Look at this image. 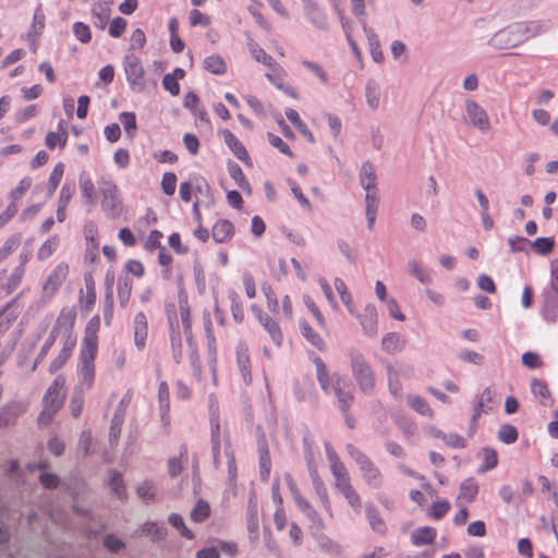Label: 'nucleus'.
<instances>
[{
  "instance_id": "a19ab883",
  "label": "nucleus",
  "mask_w": 558,
  "mask_h": 558,
  "mask_svg": "<svg viewBox=\"0 0 558 558\" xmlns=\"http://www.w3.org/2000/svg\"><path fill=\"white\" fill-rule=\"evenodd\" d=\"M80 189H81V196L84 199L85 204H89L90 206H94L96 203L95 197V186L92 180L87 177H81L80 178Z\"/></svg>"
},
{
  "instance_id": "c03bdc74",
  "label": "nucleus",
  "mask_w": 558,
  "mask_h": 558,
  "mask_svg": "<svg viewBox=\"0 0 558 558\" xmlns=\"http://www.w3.org/2000/svg\"><path fill=\"white\" fill-rule=\"evenodd\" d=\"M225 454L227 457L228 464V482L230 486H235L236 484V462L233 450L229 442L225 446Z\"/></svg>"
},
{
  "instance_id": "338daca9",
  "label": "nucleus",
  "mask_w": 558,
  "mask_h": 558,
  "mask_svg": "<svg viewBox=\"0 0 558 558\" xmlns=\"http://www.w3.org/2000/svg\"><path fill=\"white\" fill-rule=\"evenodd\" d=\"M32 179L28 178V177H25L23 178L19 185L13 189L11 192H10V199H11V203H14L19 199H21L23 197V195L26 193V191L29 190V187L32 186Z\"/></svg>"
},
{
  "instance_id": "49530a36",
  "label": "nucleus",
  "mask_w": 558,
  "mask_h": 558,
  "mask_svg": "<svg viewBox=\"0 0 558 558\" xmlns=\"http://www.w3.org/2000/svg\"><path fill=\"white\" fill-rule=\"evenodd\" d=\"M119 120L122 123L126 135L130 138H133L136 134L137 124H136V116L134 112H121L119 114Z\"/></svg>"
},
{
  "instance_id": "c9c22d12",
  "label": "nucleus",
  "mask_w": 558,
  "mask_h": 558,
  "mask_svg": "<svg viewBox=\"0 0 558 558\" xmlns=\"http://www.w3.org/2000/svg\"><path fill=\"white\" fill-rule=\"evenodd\" d=\"M228 171H229L230 177L238 184V186L242 191L251 194V192H252L251 184H250L248 180L246 179L245 174L243 173L241 167L235 162H231L228 166Z\"/></svg>"
},
{
  "instance_id": "a211bd4d",
  "label": "nucleus",
  "mask_w": 558,
  "mask_h": 558,
  "mask_svg": "<svg viewBox=\"0 0 558 558\" xmlns=\"http://www.w3.org/2000/svg\"><path fill=\"white\" fill-rule=\"evenodd\" d=\"M45 26L46 15L43 11V5L38 4L34 11L33 21L27 32V40L35 44V40H38L43 35Z\"/></svg>"
},
{
  "instance_id": "8fccbe9b",
  "label": "nucleus",
  "mask_w": 558,
  "mask_h": 558,
  "mask_svg": "<svg viewBox=\"0 0 558 558\" xmlns=\"http://www.w3.org/2000/svg\"><path fill=\"white\" fill-rule=\"evenodd\" d=\"M109 486L112 492L118 496L119 499H124L126 497V490L123 483V478L121 473L118 471L110 472Z\"/></svg>"
},
{
  "instance_id": "c85d7f7f",
  "label": "nucleus",
  "mask_w": 558,
  "mask_h": 558,
  "mask_svg": "<svg viewBox=\"0 0 558 558\" xmlns=\"http://www.w3.org/2000/svg\"><path fill=\"white\" fill-rule=\"evenodd\" d=\"M247 48L252 57L257 62H260L270 69H275L278 65L277 62L272 59V57L269 56L263 48H260L259 45L256 44L253 39L248 40Z\"/></svg>"
},
{
  "instance_id": "ddd939ff",
  "label": "nucleus",
  "mask_w": 558,
  "mask_h": 558,
  "mask_svg": "<svg viewBox=\"0 0 558 558\" xmlns=\"http://www.w3.org/2000/svg\"><path fill=\"white\" fill-rule=\"evenodd\" d=\"M364 333L373 338L377 335V310L375 305L367 304L361 315H357Z\"/></svg>"
},
{
  "instance_id": "dca6fc26",
  "label": "nucleus",
  "mask_w": 558,
  "mask_h": 558,
  "mask_svg": "<svg viewBox=\"0 0 558 558\" xmlns=\"http://www.w3.org/2000/svg\"><path fill=\"white\" fill-rule=\"evenodd\" d=\"M26 410L25 404L13 402L2 408L0 411V428L14 425L17 417Z\"/></svg>"
},
{
  "instance_id": "37998d69",
  "label": "nucleus",
  "mask_w": 558,
  "mask_h": 558,
  "mask_svg": "<svg viewBox=\"0 0 558 558\" xmlns=\"http://www.w3.org/2000/svg\"><path fill=\"white\" fill-rule=\"evenodd\" d=\"M210 514V506L204 499H198L195 507L190 513V518L192 521L196 523L204 522Z\"/></svg>"
},
{
  "instance_id": "09e8293b",
  "label": "nucleus",
  "mask_w": 558,
  "mask_h": 558,
  "mask_svg": "<svg viewBox=\"0 0 558 558\" xmlns=\"http://www.w3.org/2000/svg\"><path fill=\"white\" fill-rule=\"evenodd\" d=\"M112 283H113V277L111 278L110 282L107 280V291H106L105 308H104V320H105L106 325H110L112 317H113Z\"/></svg>"
},
{
  "instance_id": "bb28decb",
  "label": "nucleus",
  "mask_w": 558,
  "mask_h": 558,
  "mask_svg": "<svg viewBox=\"0 0 558 558\" xmlns=\"http://www.w3.org/2000/svg\"><path fill=\"white\" fill-rule=\"evenodd\" d=\"M436 535L437 532L434 527L423 526L412 532L411 541L415 546L428 545L435 541Z\"/></svg>"
},
{
  "instance_id": "58836bf2",
  "label": "nucleus",
  "mask_w": 558,
  "mask_h": 558,
  "mask_svg": "<svg viewBox=\"0 0 558 558\" xmlns=\"http://www.w3.org/2000/svg\"><path fill=\"white\" fill-rule=\"evenodd\" d=\"M380 87L374 80H369L365 86V98L368 107L376 110L379 107Z\"/></svg>"
},
{
  "instance_id": "6e6d98bb",
  "label": "nucleus",
  "mask_w": 558,
  "mask_h": 558,
  "mask_svg": "<svg viewBox=\"0 0 558 558\" xmlns=\"http://www.w3.org/2000/svg\"><path fill=\"white\" fill-rule=\"evenodd\" d=\"M10 307L11 303H8L0 308V335L5 332L17 317V313L10 311Z\"/></svg>"
},
{
  "instance_id": "1a4fd4ad",
  "label": "nucleus",
  "mask_w": 558,
  "mask_h": 558,
  "mask_svg": "<svg viewBox=\"0 0 558 558\" xmlns=\"http://www.w3.org/2000/svg\"><path fill=\"white\" fill-rule=\"evenodd\" d=\"M465 112L469 123L482 132L490 129L489 117L485 109L472 99L465 100Z\"/></svg>"
},
{
  "instance_id": "e433bc0d",
  "label": "nucleus",
  "mask_w": 558,
  "mask_h": 558,
  "mask_svg": "<svg viewBox=\"0 0 558 558\" xmlns=\"http://www.w3.org/2000/svg\"><path fill=\"white\" fill-rule=\"evenodd\" d=\"M133 281L129 277H120L118 280V299L121 307H126L131 298Z\"/></svg>"
},
{
  "instance_id": "cd10ccee",
  "label": "nucleus",
  "mask_w": 558,
  "mask_h": 558,
  "mask_svg": "<svg viewBox=\"0 0 558 558\" xmlns=\"http://www.w3.org/2000/svg\"><path fill=\"white\" fill-rule=\"evenodd\" d=\"M75 319L76 311L72 307H64L60 311L56 324L58 328L63 329V333H73Z\"/></svg>"
},
{
  "instance_id": "680f3d73",
  "label": "nucleus",
  "mask_w": 558,
  "mask_h": 558,
  "mask_svg": "<svg viewBox=\"0 0 558 558\" xmlns=\"http://www.w3.org/2000/svg\"><path fill=\"white\" fill-rule=\"evenodd\" d=\"M20 245V236L11 235L7 239L2 247H0V263L5 260Z\"/></svg>"
},
{
  "instance_id": "393cba45",
  "label": "nucleus",
  "mask_w": 558,
  "mask_h": 558,
  "mask_svg": "<svg viewBox=\"0 0 558 558\" xmlns=\"http://www.w3.org/2000/svg\"><path fill=\"white\" fill-rule=\"evenodd\" d=\"M360 182L364 190H376L377 175L371 161H365L362 163L360 170Z\"/></svg>"
},
{
  "instance_id": "2f4dec72",
  "label": "nucleus",
  "mask_w": 558,
  "mask_h": 558,
  "mask_svg": "<svg viewBox=\"0 0 558 558\" xmlns=\"http://www.w3.org/2000/svg\"><path fill=\"white\" fill-rule=\"evenodd\" d=\"M298 508L304 513V515L311 521L312 527L317 531H323L325 529L324 521L317 513V511L312 507V505L305 499L301 500Z\"/></svg>"
},
{
  "instance_id": "f03ea898",
  "label": "nucleus",
  "mask_w": 558,
  "mask_h": 558,
  "mask_svg": "<svg viewBox=\"0 0 558 558\" xmlns=\"http://www.w3.org/2000/svg\"><path fill=\"white\" fill-rule=\"evenodd\" d=\"M538 25L534 22L515 23L498 31L488 45L496 49L514 48L538 34Z\"/></svg>"
},
{
  "instance_id": "13d9d810",
  "label": "nucleus",
  "mask_w": 558,
  "mask_h": 558,
  "mask_svg": "<svg viewBox=\"0 0 558 558\" xmlns=\"http://www.w3.org/2000/svg\"><path fill=\"white\" fill-rule=\"evenodd\" d=\"M75 38L82 44H88L92 40V32L87 24L75 22L72 26Z\"/></svg>"
},
{
  "instance_id": "052dcab7",
  "label": "nucleus",
  "mask_w": 558,
  "mask_h": 558,
  "mask_svg": "<svg viewBox=\"0 0 558 558\" xmlns=\"http://www.w3.org/2000/svg\"><path fill=\"white\" fill-rule=\"evenodd\" d=\"M482 453H483L484 461L478 471L487 472L489 470L495 469L498 463L496 451L492 448H484L482 450Z\"/></svg>"
},
{
  "instance_id": "f3484780",
  "label": "nucleus",
  "mask_w": 558,
  "mask_h": 558,
  "mask_svg": "<svg viewBox=\"0 0 558 558\" xmlns=\"http://www.w3.org/2000/svg\"><path fill=\"white\" fill-rule=\"evenodd\" d=\"M225 144L229 147V149L234 154V156L243 161L247 162L250 160L248 153L244 145L238 140V137L230 130L221 131Z\"/></svg>"
},
{
  "instance_id": "9b49d317",
  "label": "nucleus",
  "mask_w": 558,
  "mask_h": 558,
  "mask_svg": "<svg viewBox=\"0 0 558 558\" xmlns=\"http://www.w3.org/2000/svg\"><path fill=\"white\" fill-rule=\"evenodd\" d=\"M412 374V368L409 366H400L396 367L391 364L387 365V377H388V388L389 392L395 397H401L402 385L399 380L401 375L410 376Z\"/></svg>"
},
{
  "instance_id": "4be33fe9",
  "label": "nucleus",
  "mask_w": 558,
  "mask_h": 558,
  "mask_svg": "<svg viewBox=\"0 0 558 558\" xmlns=\"http://www.w3.org/2000/svg\"><path fill=\"white\" fill-rule=\"evenodd\" d=\"M531 391L535 398L538 399L539 403L544 407H553L554 399L548 385L545 380L534 378L531 381Z\"/></svg>"
},
{
  "instance_id": "c756f323",
  "label": "nucleus",
  "mask_w": 558,
  "mask_h": 558,
  "mask_svg": "<svg viewBox=\"0 0 558 558\" xmlns=\"http://www.w3.org/2000/svg\"><path fill=\"white\" fill-rule=\"evenodd\" d=\"M233 234V226L229 220H218L213 227V239L217 243L228 241Z\"/></svg>"
},
{
  "instance_id": "20e7f679",
  "label": "nucleus",
  "mask_w": 558,
  "mask_h": 558,
  "mask_svg": "<svg viewBox=\"0 0 558 558\" xmlns=\"http://www.w3.org/2000/svg\"><path fill=\"white\" fill-rule=\"evenodd\" d=\"M345 449L357 464L365 484L372 488H379L383 485V475L379 468L354 445L348 444Z\"/></svg>"
},
{
  "instance_id": "0e129e2a",
  "label": "nucleus",
  "mask_w": 558,
  "mask_h": 558,
  "mask_svg": "<svg viewBox=\"0 0 558 558\" xmlns=\"http://www.w3.org/2000/svg\"><path fill=\"white\" fill-rule=\"evenodd\" d=\"M59 244V240L57 236H51L46 240L37 252V256L39 259H46L52 255V253L57 250Z\"/></svg>"
},
{
  "instance_id": "864d4df0",
  "label": "nucleus",
  "mask_w": 558,
  "mask_h": 558,
  "mask_svg": "<svg viewBox=\"0 0 558 558\" xmlns=\"http://www.w3.org/2000/svg\"><path fill=\"white\" fill-rule=\"evenodd\" d=\"M519 433L515 426L504 424L498 430V439L504 444L510 445L518 440Z\"/></svg>"
},
{
  "instance_id": "a878e982",
  "label": "nucleus",
  "mask_w": 558,
  "mask_h": 558,
  "mask_svg": "<svg viewBox=\"0 0 558 558\" xmlns=\"http://www.w3.org/2000/svg\"><path fill=\"white\" fill-rule=\"evenodd\" d=\"M258 454L260 480L267 482L271 470V459L269 454L268 445L265 441L258 442Z\"/></svg>"
},
{
  "instance_id": "5fc2aeb1",
  "label": "nucleus",
  "mask_w": 558,
  "mask_h": 558,
  "mask_svg": "<svg viewBox=\"0 0 558 558\" xmlns=\"http://www.w3.org/2000/svg\"><path fill=\"white\" fill-rule=\"evenodd\" d=\"M68 141V132H48L45 138L46 146L49 149L56 148L57 145H59L61 148H63Z\"/></svg>"
},
{
  "instance_id": "9d476101",
  "label": "nucleus",
  "mask_w": 558,
  "mask_h": 558,
  "mask_svg": "<svg viewBox=\"0 0 558 558\" xmlns=\"http://www.w3.org/2000/svg\"><path fill=\"white\" fill-rule=\"evenodd\" d=\"M64 380L61 377H57L53 383L47 389L43 402L44 405L52 408L57 411L62 407L64 400Z\"/></svg>"
},
{
  "instance_id": "7c9ffc66",
  "label": "nucleus",
  "mask_w": 558,
  "mask_h": 558,
  "mask_svg": "<svg viewBox=\"0 0 558 558\" xmlns=\"http://www.w3.org/2000/svg\"><path fill=\"white\" fill-rule=\"evenodd\" d=\"M365 513L371 529L376 533L385 534L387 530L386 524L378 510L372 504L366 505Z\"/></svg>"
},
{
  "instance_id": "4c0bfd02",
  "label": "nucleus",
  "mask_w": 558,
  "mask_h": 558,
  "mask_svg": "<svg viewBox=\"0 0 558 558\" xmlns=\"http://www.w3.org/2000/svg\"><path fill=\"white\" fill-rule=\"evenodd\" d=\"M313 488L320 500L325 511L332 517V508L328 497L327 488L320 477L312 480Z\"/></svg>"
},
{
  "instance_id": "f704fd0d",
  "label": "nucleus",
  "mask_w": 558,
  "mask_h": 558,
  "mask_svg": "<svg viewBox=\"0 0 558 558\" xmlns=\"http://www.w3.org/2000/svg\"><path fill=\"white\" fill-rule=\"evenodd\" d=\"M302 336L316 349L323 351L325 349L324 339L310 326L306 322L300 323Z\"/></svg>"
},
{
  "instance_id": "6e6552de",
  "label": "nucleus",
  "mask_w": 558,
  "mask_h": 558,
  "mask_svg": "<svg viewBox=\"0 0 558 558\" xmlns=\"http://www.w3.org/2000/svg\"><path fill=\"white\" fill-rule=\"evenodd\" d=\"M123 66L130 86L134 90L142 92L145 88V82L144 68L140 58L133 53L126 54L123 60Z\"/></svg>"
},
{
  "instance_id": "aec40b11",
  "label": "nucleus",
  "mask_w": 558,
  "mask_h": 558,
  "mask_svg": "<svg viewBox=\"0 0 558 558\" xmlns=\"http://www.w3.org/2000/svg\"><path fill=\"white\" fill-rule=\"evenodd\" d=\"M542 317L547 323H555L558 319V296L554 292L544 294V302L541 310Z\"/></svg>"
},
{
  "instance_id": "f257e3e1",
  "label": "nucleus",
  "mask_w": 558,
  "mask_h": 558,
  "mask_svg": "<svg viewBox=\"0 0 558 558\" xmlns=\"http://www.w3.org/2000/svg\"><path fill=\"white\" fill-rule=\"evenodd\" d=\"M316 366V377L322 390L327 393H333L337 398L340 412H345L354 402V393L350 385L339 373L329 374L326 364L322 357L314 359Z\"/></svg>"
},
{
  "instance_id": "7ed1b4c3",
  "label": "nucleus",
  "mask_w": 558,
  "mask_h": 558,
  "mask_svg": "<svg viewBox=\"0 0 558 558\" xmlns=\"http://www.w3.org/2000/svg\"><path fill=\"white\" fill-rule=\"evenodd\" d=\"M347 353L352 377L360 391L365 396H372L376 388V376L372 365L365 355L354 347L348 348Z\"/></svg>"
},
{
  "instance_id": "bf43d9fd",
  "label": "nucleus",
  "mask_w": 558,
  "mask_h": 558,
  "mask_svg": "<svg viewBox=\"0 0 558 558\" xmlns=\"http://www.w3.org/2000/svg\"><path fill=\"white\" fill-rule=\"evenodd\" d=\"M156 494V486L150 481L141 483L137 487L138 497L146 504L154 501Z\"/></svg>"
},
{
  "instance_id": "423d86ee",
  "label": "nucleus",
  "mask_w": 558,
  "mask_h": 558,
  "mask_svg": "<svg viewBox=\"0 0 558 558\" xmlns=\"http://www.w3.org/2000/svg\"><path fill=\"white\" fill-rule=\"evenodd\" d=\"M98 351L81 350L77 368L78 389L89 390L95 381V359Z\"/></svg>"
},
{
  "instance_id": "4468645a",
  "label": "nucleus",
  "mask_w": 558,
  "mask_h": 558,
  "mask_svg": "<svg viewBox=\"0 0 558 558\" xmlns=\"http://www.w3.org/2000/svg\"><path fill=\"white\" fill-rule=\"evenodd\" d=\"M90 14L93 24L104 31L111 15L110 2L102 0L94 3L90 9Z\"/></svg>"
},
{
  "instance_id": "774afa93",
  "label": "nucleus",
  "mask_w": 558,
  "mask_h": 558,
  "mask_svg": "<svg viewBox=\"0 0 558 558\" xmlns=\"http://www.w3.org/2000/svg\"><path fill=\"white\" fill-rule=\"evenodd\" d=\"M398 428L404 435L408 440H411L417 432L415 423L410 418H400L397 421Z\"/></svg>"
},
{
  "instance_id": "6ab92c4d",
  "label": "nucleus",
  "mask_w": 558,
  "mask_h": 558,
  "mask_svg": "<svg viewBox=\"0 0 558 558\" xmlns=\"http://www.w3.org/2000/svg\"><path fill=\"white\" fill-rule=\"evenodd\" d=\"M100 320L98 316L93 317L85 329V336L82 342L81 350L98 351V337Z\"/></svg>"
},
{
  "instance_id": "412c9836",
  "label": "nucleus",
  "mask_w": 558,
  "mask_h": 558,
  "mask_svg": "<svg viewBox=\"0 0 558 558\" xmlns=\"http://www.w3.org/2000/svg\"><path fill=\"white\" fill-rule=\"evenodd\" d=\"M169 323H170V341H171V349L173 359L177 363L181 361L182 357V339L181 333L179 329V323L177 319L175 314H173V317L169 315Z\"/></svg>"
},
{
  "instance_id": "39448f33",
  "label": "nucleus",
  "mask_w": 558,
  "mask_h": 558,
  "mask_svg": "<svg viewBox=\"0 0 558 558\" xmlns=\"http://www.w3.org/2000/svg\"><path fill=\"white\" fill-rule=\"evenodd\" d=\"M101 209L110 219H117L122 215L123 204L118 186L111 181H102L100 184Z\"/></svg>"
},
{
  "instance_id": "473e14b6",
  "label": "nucleus",
  "mask_w": 558,
  "mask_h": 558,
  "mask_svg": "<svg viewBox=\"0 0 558 558\" xmlns=\"http://www.w3.org/2000/svg\"><path fill=\"white\" fill-rule=\"evenodd\" d=\"M404 347V341L401 336L397 332L387 333L381 341V348L389 354L401 351Z\"/></svg>"
},
{
  "instance_id": "b1692460",
  "label": "nucleus",
  "mask_w": 558,
  "mask_h": 558,
  "mask_svg": "<svg viewBox=\"0 0 558 558\" xmlns=\"http://www.w3.org/2000/svg\"><path fill=\"white\" fill-rule=\"evenodd\" d=\"M363 32L366 35L368 41L372 59L376 63H381L384 61V53L380 48L378 36L372 28L367 27L365 23H363Z\"/></svg>"
},
{
  "instance_id": "ea45409f",
  "label": "nucleus",
  "mask_w": 558,
  "mask_h": 558,
  "mask_svg": "<svg viewBox=\"0 0 558 558\" xmlns=\"http://www.w3.org/2000/svg\"><path fill=\"white\" fill-rule=\"evenodd\" d=\"M478 493V485L473 477L464 480L460 485L459 499H465L468 502L474 501Z\"/></svg>"
},
{
  "instance_id": "e2e57ef3",
  "label": "nucleus",
  "mask_w": 558,
  "mask_h": 558,
  "mask_svg": "<svg viewBox=\"0 0 558 558\" xmlns=\"http://www.w3.org/2000/svg\"><path fill=\"white\" fill-rule=\"evenodd\" d=\"M229 299L231 301V312L236 323H242L244 318L242 302L235 291H230Z\"/></svg>"
},
{
  "instance_id": "de8ad7c7",
  "label": "nucleus",
  "mask_w": 558,
  "mask_h": 558,
  "mask_svg": "<svg viewBox=\"0 0 558 558\" xmlns=\"http://www.w3.org/2000/svg\"><path fill=\"white\" fill-rule=\"evenodd\" d=\"M407 400H408L409 407H411L415 412H417L422 415H427V416L433 415L432 409L429 408V405L425 401V399H423L422 397L409 395L407 397Z\"/></svg>"
},
{
  "instance_id": "a18cd8bd",
  "label": "nucleus",
  "mask_w": 558,
  "mask_h": 558,
  "mask_svg": "<svg viewBox=\"0 0 558 558\" xmlns=\"http://www.w3.org/2000/svg\"><path fill=\"white\" fill-rule=\"evenodd\" d=\"M180 316L182 320V325L184 328V332L186 335V339L191 342V329H192V319H191V311L186 300H180L179 302Z\"/></svg>"
},
{
  "instance_id": "3c124183",
  "label": "nucleus",
  "mask_w": 558,
  "mask_h": 558,
  "mask_svg": "<svg viewBox=\"0 0 558 558\" xmlns=\"http://www.w3.org/2000/svg\"><path fill=\"white\" fill-rule=\"evenodd\" d=\"M168 522L179 531L181 536H183L187 539L195 538V534L190 529L186 527L182 515H180L178 513H171L168 517Z\"/></svg>"
},
{
  "instance_id": "4d7b16f0",
  "label": "nucleus",
  "mask_w": 558,
  "mask_h": 558,
  "mask_svg": "<svg viewBox=\"0 0 558 558\" xmlns=\"http://www.w3.org/2000/svg\"><path fill=\"white\" fill-rule=\"evenodd\" d=\"M409 271L422 283H429L432 281L430 272L424 269L415 259L408 263Z\"/></svg>"
},
{
  "instance_id": "69168bd1",
  "label": "nucleus",
  "mask_w": 558,
  "mask_h": 558,
  "mask_svg": "<svg viewBox=\"0 0 558 558\" xmlns=\"http://www.w3.org/2000/svg\"><path fill=\"white\" fill-rule=\"evenodd\" d=\"M64 172V165L62 162H58L54 168L52 169L50 177H49V187L48 192L49 194H53L63 177Z\"/></svg>"
},
{
  "instance_id": "79ce46f5",
  "label": "nucleus",
  "mask_w": 558,
  "mask_h": 558,
  "mask_svg": "<svg viewBox=\"0 0 558 558\" xmlns=\"http://www.w3.org/2000/svg\"><path fill=\"white\" fill-rule=\"evenodd\" d=\"M142 532L146 535H150L154 542L163 541L168 535V531L165 526H160L156 522L150 521L143 524Z\"/></svg>"
},
{
  "instance_id": "603ef678",
  "label": "nucleus",
  "mask_w": 558,
  "mask_h": 558,
  "mask_svg": "<svg viewBox=\"0 0 558 558\" xmlns=\"http://www.w3.org/2000/svg\"><path fill=\"white\" fill-rule=\"evenodd\" d=\"M531 247L539 255H548L555 246L553 238H537L535 241L530 242Z\"/></svg>"
},
{
  "instance_id": "2eb2a0df",
  "label": "nucleus",
  "mask_w": 558,
  "mask_h": 558,
  "mask_svg": "<svg viewBox=\"0 0 558 558\" xmlns=\"http://www.w3.org/2000/svg\"><path fill=\"white\" fill-rule=\"evenodd\" d=\"M302 1L304 3L305 14L307 19L311 21V23L319 29H327V16L324 13V11L317 5V3L313 0Z\"/></svg>"
},
{
  "instance_id": "5701e85b",
  "label": "nucleus",
  "mask_w": 558,
  "mask_h": 558,
  "mask_svg": "<svg viewBox=\"0 0 558 558\" xmlns=\"http://www.w3.org/2000/svg\"><path fill=\"white\" fill-rule=\"evenodd\" d=\"M148 324L146 315L140 312L134 317V341L137 349H144L146 344Z\"/></svg>"
},
{
  "instance_id": "72a5a7b5",
  "label": "nucleus",
  "mask_w": 558,
  "mask_h": 558,
  "mask_svg": "<svg viewBox=\"0 0 558 558\" xmlns=\"http://www.w3.org/2000/svg\"><path fill=\"white\" fill-rule=\"evenodd\" d=\"M204 68L206 71L215 74L222 75L227 71V64L221 56L214 53L204 60Z\"/></svg>"
},
{
  "instance_id": "0eeeda50",
  "label": "nucleus",
  "mask_w": 558,
  "mask_h": 558,
  "mask_svg": "<svg viewBox=\"0 0 558 558\" xmlns=\"http://www.w3.org/2000/svg\"><path fill=\"white\" fill-rule=\"evenodd\" d=\"M69 274V266L65 263L58 264L46 278L43 289L40 301L47 304L58 292L62 283L65 281Z\"/></svg>"
},
{
  "instance_id": "f8f14e48",
  "label": "nucleus",
  "mask_w": 558,
  "mask_h": 558,
  "mask_svg": "<svg viewBox=\"0 0 558 558\" xmlns=\"http://www.w3.org/2000/svg\"><path fill=\"white\" fill-rule=\"evenodd\" d=\"M235 354L238 368L243 381L246 385H250L252 383V371L247 345L244 342H239L235 349Z\"/></svg>"
}]
</instances>
